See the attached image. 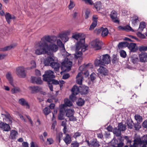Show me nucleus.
<instances>
[{"mask_svg":"<svg viewBox=\"0 0 147 147\" xmlns=\"http://www.w3.org/2000/svg\"><path fill=\"white\" fill-rule=\"evenodd\" d=\"M84 35L80 34H76L72 36V37L77 40H80L76 45V53L75 55L76 58H78L82 56V52L87 50V46L85 45V37Z\"/></svg>","mask_w":147,"mask_h":147,"instance_id":"obj_1","label":"nucleus"},{"mask_svg":"<svg viewBox=\"0 0 147 147\" xmlns=\"http://www.w3.org/2000/svg\"><path fill=\"white\" fill-rule=\"evenodd\" d=\"M56 40V38L55 36H48L43 37L39 43L38 47L37 49H40L42 48V51L45 52L47 50L49 45L46 41L51 42H54Z\"/></svg>","mask_w":147,"mask_h":147,"instance_id":"obj_2","label":"nucleus"},{"mask_svg":"<svg viewBox=\"0 0 147 147\" xmlns=\"http://www.w3.org/2000/svg\"><path fill=\"white\" fill-rule=\"evenodd\" d=\"M111 57L108 54H105L101 56L99 59H96L94 61L96 66H100L104 65L105 64H108L111 61Z\"/></svg>","mask_w":147,"mask_h":147,"instance_id":"obj_3","label":"nucleus"},{"mask_svg":"<svg viewBox=\"0 0 147 147\" xmlns=\"http://www.w3.org/2000/svg\"><path fill=\"white\" fill-rule=\"evenodd\" d=\"M58 49V47L56 45L54 44H50L48 45V48L45 52H43L42 48L40 49H36L35 51V53L37 55L45 54L48 53L49 51H50L53 52H56Z\"/></svg>","mask_w":147,"mask_h":147,"instance_id":"obj_4","label":"nucleus"},{"mask_svg":"<svg viewBox=\"0 0 147 147\" xmlns=\"http://www.w3.org/2000/svg\"><path fill=\"white\" fill-rule=\"evenodd\" d=\"M72 63V62L69 60L67 58H65L63 61L61 63V70L63 71L70 70L71 69Z\"/></svg>","mask_w":147,"mask_h":147,"instance_id":"obj_5","label":"nucleus"},{"mask_svg":"<svg viewBox=\"0 0 147 147\" xmlns=\"http://www.w3.org/2000/svg\"><path fill=\"white\" fill-rule=\"evenodd\" d=\"M43 80L47 82L51 81L55 78L54 72L50 70L45 71V74L42 76Z\"/></svg>","mask_w":147,"mask_h":147,"instance_id":"obj_6","label":"nucleus"},{"mask_svg":"<svg viewBox=\"0 0 147 147\" xmlns=\"http://www.w3.org/2000/svg\"><path fill=\"white\" fill-rule=\"evenodd\" d=\"M71 91L72 94L69 96V98L72 101H74L76 100V95L78 94L80 92V90L78 87L74 85L72 88Z\"/></svg>","mask_w":147,"mask_h":147,"instance_id":"obj_7","label":"nucleus"},{"mask_svg":"<svg viewBox=\"0 0 147 147\" xmlns=\"http://www.w3.org/2000/svg\"><path fill=\"white\" fill-rule=\"evenodd\" d=\"M102 42L99 40L96 39L92 41L90 43V45L93 48H95L96 50H99L101 48V45Z\"/></svg>","mask_w":147,"mask_h":147,"instance_id":"obj_8","label":"nucleus"},{"mask_svg":"<svg viewBox=\"0 0 147 147\" xmlns=\"http://www.w3.org/2000/svg\"><path fill=\"white\" fill-rule=\"evenodd\" d=\"M16 72L17 75L20 77L24 78L26 76L25 69L23 67H19L17 68Z\"/></svg>","mask_w":147,"mask_h":147,"instance_id":"obj_9","label":"nucleus"},{"mask_svg":"<svg viewBox=\"0 0 147 147\" xmlns=\"http://www.w3.org/2000/svg\"><path fill=\"white\" fill-rule=\"evenodd\" d=\"M66 116L69 118L70 121H75L76 120V117L74 116V111L73 109H67L65 111Z\"/></svg>","mask_w":147,"mask_h":147,"instance_id":"obj_10","label":"nucleus"},{"mask_svg":"<svg viewBox=\"0 0 147 147\" xmlns=\"http://www.w3.org/2000/svg\"><path fill=\"white\" fill-rule=\"evenodd\" d=\"M117 13L114 10L111 11L110 14V16L113 21L115 23H119V20L117 18Z\"/></svg>","mask_w":147,"mask_h":147,"instance_id":"obj_11","label":"nucleus"},{"mask_svg":"<svg viewBox=\"0 0 147 147\" xmlns=\"http://www.w3.org/2000/svg\"><path fill=\"white\" fill-rule=\"evenodd\" d=\"M85 142L89 147H99L100 146L99 142L96 139H93L90 142L87 140Z\"/></svg>","mask_w":147,"mask_h":147,"instance_id":"obj_12","label":"nucleus"},{"mask_svg":"<svg viewBox=\"0 0 147 147\" xmlns=\"http://www.w3.org/2000/svg\"><path fill=\"white\" fill-rule=\"evenodd\" d=\"M100 67V68L97 70L99 75L102 76L107 75L108 72L107 69L101 66Z\"/></svg>","mask_w":147,"mask_h":147,"instance_id":"obj_13","label":"nucleus"},{"mask_svg":"<svg viewBox=\"0 0 147 147\" xmlns=\"http://www.w3.org/2000/svg\"><path fill=\"white\" fill-rule=\"evenodd\" d=\"M134 143L132 145H131L130 147H137L138 145L143 144L142 138L140 137L136 138L134 140Z\"/></svg>","mask_w":147,"mask_h":147,"instance_id":"obj_14","label":"nucleus"},{"mask_svg":"<svg viewBox=\"0 0 147 147\" xmlns=\"http://www.w3.org/2000/svg\"><path fill=\"white\" fill-rule=\"evenodd\" d=\"M0 128L5 131H8L10 129V127L9 124L2 122L0 123Z\"/></svg>","mask_w":147,"mask_h":147,"instance_id":"obj_15","label":"nucleus"},{"mask_svg":"<svg viewBox=\"0 0 147 147\" xmlns=\"http://www.w3.org/2000/svg\"><path fill=\"white\" fill-rule=\"evenodd\" d=\"M54 59L50 56L46 58L44 61V63L45 66H50Z\"/></svg>","mask_w":147,"mask_h":147,"instance_id":"obj_16","label":"nucleus"},{"mask_svg":"<svg viewBox=\"0 0 147 147\" xmlns=\"http://www.w3.org/2000/svg\"><path fill=\"white\" fill-rule=\"evenodd\" d=\"M82 72H80L79 73L76 77V83L80 85H81L82 84V81L83 80V77L82 76Z\"/></svg>","mask_w":147,"mask_h":147,"instance_id":"obj_17","label":"nucleus"},{"mask_svg":"<svg viewBox=\"0 0 147 147\" xmlns=\"http://www.w3.org/2000/svg\"><path fill=\"white\" fill-rule=\"evenodd\" d=\"M50 66L54 69V70L58 71L60 66V64L57 62V61L54 59Z\"/></svg>","mask_w":147,"mask_h":147,"instance_id":"obj_18","label":"nucleus"},{"mask_svg":"<svg viewBox=\"0 0 147 147\" xmlns=\"http://www.w3.org/2000/svg\"><path fill=\"white\" fill-rule=\"evenodd\" d=\"M18 135V132L15 130L10 131L9 138L11 139H16Z\"/></svg>","mask_w":147,"mask_h":147,"instance_id":"obj_19","label":"nucleus"},{"mask_svg":"<svg viewBox=\"0 0 147 147\" xmlns=\"http://www.w3.org/2000/svg\"><path fill=\"white\" fill-rule=\"evenodd\" d=\"M19 103L23 106H26V109H29L30 106L28 102L24 98L20 99L18 101Z\"/></svg>","mask_w":147,"mask_h":147,"instance_id":"obj_20","label":"nucleus"},{"mask_svg":"<svg viewBox=\"0 0 147 147\" xmlns=\"http://www.w3.org/2000/svg\"><path fill=\"white\" fill-rule=\"evenodd\" d=\"M61 107L60 109V113L58 115V119L59 120H62L64 119L63 113V109L65 107V105L63 104L61 105Z\"/></svg>","mask_w":147,"mask_h":147,"instance_id":"obj_21","label":"nucleus"},{"mask_svg":"<svg viewBox=\"0 0 147 147\" xmlns=\"http://www.w3.org/2000/svg\"><path fill=\"white\" fill-rule=\"evenodd\" d=\"M128 45L129 49L131 52H136L137 50V47L136 43H130Z\"/></svg>","mask_w":147,"mask_h":147,"instance_id":"obj_22","label":"nucleus"},{"mask_svg":"<svg viewBox=\"0 0 147 147\" xmlns=\"http://www.w3.org/2000/svg\"><path fill=\"white\" fill-rule=\"evenodd\" d=\"M140 61L141 62H145L147 59V53H142L139 55Z\"/></svg>","mask_w":147,"mask_h":147,"instance_id":"obj_23","label":"nucleus"},{"mask_svg":"<svg viewBox=\"0 0 147 147\" xmlns=\"http://www.w3.org/2000/svg\"><path fill=\"white\" fill-rule=\"evenodd\" d=\"M92 65L91 63H89L87 65H85L84 64L80 66L79 67V70L81 71V72H83L87 70V68H91V67H90V66Z\"/></svg>","mask_w":147,"mask_h":147,"instance_id":"obj_24","label":"nucleus"},{"mask_svg":"<svg viewBox=\"0 0 147 147\" xmlns=\"http://www.w3.org/2000/svg\"><path fill=\"white\" fill-rule=\"evenodd\" d=\"M131 18H132V19L131 20V22L132 23V24L133 25V26L136 25L137 23H138L139 22L138 17L136 15H134L133 16L131 17Z\"/></svg>","mask_w":147,"mask_h":147,"instance_id":"obj_25","label":"nucleus"},{"mask_svg":"<svg viewBox=\"0 0 147 147\" xmlns=\"http://www.w3.org/2000/svg\"><path fill=\"white\" fill-rule=\"evenodd\" d=\"M5 17L7 21L8 24H9L11 22V20L15 18V17L13 16H11L10 14L7 12L5 15Z\"/></svg>","mask_w":147,"mask_h":147,"instance_id":"obj_26","label":"nucleus"},{"mask_svg":"<svg viewBox=\"0 0 147 147\" xmlns=\"http://www.w3.org/2000/svg\"><path fill=\"white\" fill-rule=\"evenodd\" d=\"M63 140L67 144H68L71 142V137L69 134H66Z\"/></svg>","mask_w":147,"mask_h":147,"instance_id":"obj_27","label":"nucleus"},{"mask_svg":"<svg viewBox=\"0 0 147 147\" xmlns=\"http://www.w3.org/2000/svg\"><path fill=\"white\" fill-rule=\"evenodd\" d=\"M118 28L119 30H125L126 31H133V30L128 25L124 27H123L120 26L118 27Z\"/></svg>","mask_w":147,"mask_h":147,"instance_id":"obj_28","label":"nucleus"},{"mask_svg":"<svg viewBox=\"0 0 147 147\" xmlns=\"http://www.w3.org/2000/svg\"><path fill=\"white\" fill-rule=\"evenodd\" d=\"M59 36L62 40L65 42H67L69 38L65 33L61 34L59 35Z\"/></svg>","mask_w":147,"mask_h":147,"instance_id":"obj_29","label":"nucleus"},{"mask_svg":"<svg viewBox=\"0 0 147 147\" xmlns=\"http://www.w3.org/2000/svg\"><path fill=\"white\" fill-rule=\"evenodd\" d=\"M53 84L57 85L59 84L60 88H62L63 86V84H64L65 82L63 80H59V82L57 80H54L52 82Z\"/></svg>","mask_w":147,"mask_h":147,"instance_id":"obj_30","label":"nucleus"},{"mask_svg":"<svg viewBox=\"0 0 147 147\" xmlns=\"http://www.w3.org/2000/svg\"><path fill=\"white\" fill-rule=\"evenodd\" d=\"M81 88L82 89L81 90L80 92L82 94H86L88 93V88L87 86H83Z\"/></svg>","mask_w":147,"mask_h":147,"instance_id":"obj_31","label":"nucleus"},{"mask_svg":"<svg viewBox=\"0 0 147 147\" xmlns=\"http://www.w3.org/2000/svg\"><path fill=\"white\" fill-rule=\"evenodd\" d=\"M130 59L131 62L134 64L136 63L138 60V56L134 54L132 55Z\"/></svg>","mask_w":147,"mask_h":147,"instance_id":"obj_32","label":"nucleus"},{"mask_svg":"<svg viewBox=\"0 0 147 147\" xmlns=\"http://www.w3.org/2000/svg\"><path fill=\"white\" fill-rule=\"evenodd\" d=\"M6 77L9 81V82L10 84L13 86L14 84L13 80L11 74L9 73L8 72L6 75Z\"/></svg>","mask_w":147,"mask_h":147,"instance_id":"obj_33","label":"nucleus"},{"mask_svg":"<svg viewBox=\"0 0 147 147\" xmlns=\"http://www.w3.org/2000/svg\"><path fill=\"white\" fill-rule=\"evenodd\" d=\"M118 129L121 131H124L126 129V126L122 123H120L118 124Z\"/></svg>","mask_w":147,"mask_h":147,"instance_id":"obj_34","label":"nucleus"},{"mask_svg":"<svg viewBox=\"0 0 147 147\" xmlns=\"http://www.w3.org/2000/svg\"><path fill=\"white\" fill-rule=\"evenodd\" d=\"M57 44L61 49L62 50H65L64 45L62 43L60 39H57Z\"/></svg>","mask_w":147,"mask_h":147,"instance_id":"obj_35","label":"nucleus"},{"mask_svg":"<svg viewBox=\"0 0 147 147\" xmlns=\"http://www.w3.org/2000/svg\"><path fill=\"white\" fill-rule=\"evenodd\" d=\"M108 33V30L106 28H103L101 32V36L103 37L107 36Z\"/></svg>","mask_w":147,"mask_h":147,"instance_id":"obj_36","label":"nucleus"},{"mask_svg":"<svg viewBox=\"0 0 147 147\" xmlns=\"http://www.w3.org/2000/svg\"><path fill=\"white\" fill-rule=\"evenodd\" d=\"M129 43L127 42H120L119 43L118 45L119 48H122L126 46H128Z\"/></svg>","mask_w":147,"mask_h":147,"instance_id":"obj_37","label":"nucleus"},{"mask_svg":"<svg viewBox=\"0 0 147 147\" xmlns=\"http://www.w3.org/2000/svg\"><path fill=\"white\" fill-rule=\"evenodd\" d=\"M85 102L84 100L81 98H80L77 102V105L79 106H82L84 105Z\"/></svg>","mask_w":147,"mask_h":147,"instance_id":"obj_38","label":"nucleus"},{"mask_svg":"<svg viewBox=\"0 0 147 147\" xmlns=\"http://www.w3.org/2000/svg\"><path fill=\"white\" fill-rule=\"evenodd\" d=\"M30 88L32 93L37 92L39 91V88L38 86H31Z\"/></svg>","mask_w":147,"mask_h":147,"instance_id":"obj_39","label":"nucleus"},{"mask_svg":"<svg viewBox=\"0 0 147 147\" xmlns=\"http://www.w3.org/2000/svg\"><path fill=\"white\" fill-rule=\"evenodd\" d=\"M135 119L138 123H140L142 121V118L141 116L138 114H136L135 116Z\"/></svg>","mask_w":147,"mask_h":147,"instance_id":"obj_40","label":"nucleus"},{"mask_svg":"<svg viewBox=\"0 0 147 147\" xmlns=\"http://www.w3.org/2000/svg\"><path fill=\"white\" fill-rule=\"evenodd\" d=\"M113 133L117 136H119L121 134V131L118 129L114 128L113 130Z\"/></svg>","mask_w":147,"mask_h":147,"instance_id":"obj_41","label":"nucleus"},{"mask_svg":"<svg viewBox=\"0 0 147 147\" xmlns=\"http://www.w3.org/2000/svg\"><path fill=\"white\" fill-rule=\"evenodd\" d=\"M65 105L67 106L70 107L72 105V103L71 101L68 99L66 98L64 100Z\"/></svg>","mask_w":147,"mask_h":147,"instance_id":"obj_42","label":"nucleus"},{"mask_svg":"<svg viewBox=\"0 0 147 147\" xmlns=\"http://www.w3.org/2000/svg\"><path fill=\"white\" fill-rule=\"evenodd\" d=\"M146 26L145 23L144 22H142L140 23L139 30L140 31H142L145 28Z\"/></svg>","mask_w":147,"mask_h":147,"instance_id":"obj_43","label":"nucleus"},{"mask_svg":"<svg viewBox=\"0 0 147 147\" xmlns=\"http://www.w3.org/2000/svg\"><path fill=\"white\" fill-rule=\"evenodd\" d=\"M43 112L45 115H48L51 112V110L48 107H46L43 110Z\"/></svg>","mask_w":147,"mask_h":147,"instance_id":"obj_44","label":"nucleus"},{"mask_svg":"<svg viewBox=\"0 0 147 147\" xmlns=\"http://www.w3.org/2000/svg\"><path fill=\"white\" fill-rule=\"evenodd\" d=\"M118 58L116 55H114L113 56V59H112V63H116L118 62Z\"/></svg>","mask_w":147,"mask_h":147,"instance_id":"obj_45","label":"nucleus"},{"mask_svg":"<svg viewBox=\"0 0 147 147\" xmlns=\"http://www.w3.org/2000/svg\"><path fill=\"white\" fill-rule=\"evenodd\" d=\"M141 138L143 144H147V134L144 135Z\"/></svg>","mask_w":147,"mask_h":147,"instance_id":"obj_46","label":"nucleus"},{"mask_svg":"<svg viewBox=\"0 0 147 147\" xmlns=\"http://www.w3.org/2000/svg\"><path fill=\"white\" fill-rule=\"evenodd\" d=\"M117 140L115 139H113L111 141V143L112 144L111 146H109V147H117L115 146L116 144H117Z\"/></svg>","mask_w":147,"mask_h":147,"instance_id":"obj_47","label":"nucleus"},{"mask_svg":"<svg viewBox=\"0 0 147 147\" xmlns=\"http://www.w3.org/2000/svg\"><path fill=\"white\" fill-rule=\"evenodd\" d=\"M15 45H11L10 46H9L5 47L4 48L2 49L1 51H6L8 50L11 49L12 48H13L14 47H15Z\"/></svg>","mask_w":147,"mask_h":147,"instance_id":"obj_48","label":"nucleus"},{"mask_svg":"<svg viewBox=\"0 0 147 147\" xmlns=\"http://www.w3.org/2000/svg\"><path fill=\"white\" fill-rule=\"evenodd\" d=\"M79 143L76 141H74L71 144V147H79Z\"/></svg>","mask_w":147,"mask_h":147,"instance_id":"obj_49","label":"nucleus"},{"mask_svg":"<svg viewBox=\"0 0 147 147\" xmlns=\"http://www.w3.org/2000/svg\"><path fill=\"white\" fill-rule=\"evenodd\" d=\"M81 134L82 133H81L77 131L74 133L73 137L76 139L78 137L80 136Z\"/></svg>","mask_w":147,"mask_h":147,"instance_id":"obj_50","label":"nucleus"},{"mask_svg":"<svg viewBox=\"0 0 147 147\" xmlns=\"http://www.w3.org/2000/svg\"><path fill=\"white\" fill-rule=\"evenodd\" d=\"M139 50L140 51H146L147 50V46H140L139 48Z\"/></svg>","mask_w":147,"mask_h":147,"instance_id":"obj_51","label":"nucleus"},{"mask_svg":"<svg viewBox=\"0 0 147 147\" xmlns=\"http://www.w3.org/2000/svg\"><path fill=\"white\" fill-rule=\"evenodd\" d=\"M120 56L123 57L125 58L126 57V52L124 50H121L120 52Z\"/></svg>","mask_w":147,"mask_h":147,"instance_id":"obj_52","label":"nucleus"},{"mask_svg":"<svg viewBox=\"0 0 147 147\" xmlns=\"http://www.w3.org/2000/svg\"><path fill=\"white\" fill-rule=\"evenodd\" d=\"M36 79H37L36 80L35 84H40L42 83V81L40 78L39 77H37Z\"/></svg>","mask_w":147,"mask_h":147,"instance_id":"obj_53","label":"nucleus"},{"mask_svg":"<svg viewBox=\"0 0 147 147\" xmlns=\"http://www.w3.org/2000/svg\"><path fill=\"white\" fill-rule=\"evenodd\" d=\"M134 123L131 121H128L127 122V125L128 128L129 129H132L133 127Z\"/></svg>","mask_w":147,"mask_h":147,"instance_id":"obj_54","label":"nucleus"},{"mask_svg":"<svg viewBox=\"0 0 147 147\" xmlns=\"http://www.w3.org/2000/svg\"><path fill=\"white\" fill-rule=\"evenodd\" d=\"M97 23H96V22H93L90 25L89 28L90 30H92L97 25Z\"/></svg>","mask_w":147,"mask_h":147,"instance_id":"obj_55","label":"nucleus"},{"mask_svg":"<svg viewBox=\"0 0 147 147\" xmlns=\"http://www.w3.org/2000/svg\"><path fill=\"white\" fill-rule=\"evenodd\" d=\"M20 91V89L17 87H14L11 90V92L13 93H17Z\"/></svg>","mask_w":147,"mask_h":147,"instance_id":"obj_56","label":"nucleus"},{"mask_svg":"<svg viewBox=\"0 0 147 147\" xmlns=\"http://www.w3.org/2000/svg\"><path fill=\"white\" fill-rule=\"evenodd\" d=\"M95 8L99 10L100 9L101 6L100 3V2H97L94 5Z\"/></svg>","mask_w":147,"mask_h":147,"instance_id":"obj_57","label":"nucleus"},{"mask_svg":"<svg viewBox=\"0 0 147 147\" xmlns=\"http://www.w3.org/2000/svg\"><path fill=\"white\" fill-rule=\"evenodd\" d=\"M125 139L126 141L127 144H129L130 145V147L131 145H132L131 144V143L132 142L131 140L129 139L128 136H125Z\"/></svg>","mask_w":147,"mask_h":147,"instance_id":"obj_58","label":"nucleus"},{"mask_svg":"<svg viewBox=\"0 0 147 147\" xmlns=\"http://www.w3.org/2000/svg\"><path fill=\"white\" fill-rule=\"evenodd\" d=\"M47 142L48 144H51L53 143L54 141L51 138H49L47 139Z\"/></svg>","mask_w":147,"mask_h":147,"instance_id":"obj_59","label":"nucleus"},{"mask_svg":"<svg viewBox=\"0 0 147 147\" xmlns=\"http://www.w3.org/2000/svg\"><path fill=\"white\" fill-rule=\"evenodd\" d=\"M90 11L88 10H87L85 12V18L86 19H87L89 17L90 14Z\"/></svg>","mask_w":147,"mask_h":147,"instance_id":"obj_60","label":"nucleus"},{"mask_svg":"<svg viewBox=\"0 0 147 147\" xmlns=\"http://www.w3.org/2000/svg\"><path fill=\"white\" fill-rule=\"evenodd\" d=\"M85 2V3L86 4L92 5L93 4V2L92 0H82Z\"/></svg>","mask_w":147,"mask_h":147,"instance_id":"obj_61","label":"nucleus"},{"mask_svg":"<svg viewBox=\"0 0 147 147\" xmlns=\"http://www.w3.org/2000/svg\"><path fill=\"white\" fill-rule=\"evenodd\" d=\"M63 137V133L61 132L59 133L57 136V138H58L59 142H60Z\"/></svg>","mask_w":147,"mask_h":147,"instance_id":"obj_62","label":"nucleus"},{"mask_svg":"<svg viewBox=\"0 0 147 147\" xmlns=\"http://www.w3.org/2000/svg\"><path fill=\"white\" fill-rule=\"evenodd\" d=\"M75 6V4L73 1L71 0L70 1V3L69 5V9H71L74 7Z\"/></svg>","mask_w":147,"mask_h":147,"instance_id":"obj_63","label":"nucleus"},{"mask_svg":"<svg viewBox=\"0 0 147 147\" xmlns=\"http://www.w3.org/2000/svg\"><path fill=\"white\" fill-rule=\"evenodd\" d=\"M103 28V27H101L99 29H96L95 30V32L97 34H99L101 32H102Z\"/></svg>","mask_w":147,"mask_h":147,"instance_id":"obj_64","label":"nucleus"}]
</instances>
